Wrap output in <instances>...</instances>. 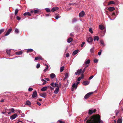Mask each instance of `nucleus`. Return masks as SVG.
Wrapping results in <instances>:
<instances>
[{
    "label": "nucleus",
    "mask_w": 123,
    "mask_h": 123,
    "mask_svg": "<svg viewBox=\"0 0 123 123\" xmlns=\"http://www.w3.org/2000/svg\"><path fill=\"white\" fill-rule=\"evenodd\" d=\"M45 79L47 81H49V79L48 78H45Z\"/></svg>",
    "instance_id": "obj_64"
},
{
    "label": "nucleus",
    "mask_w": 123,
    "mask_h": 123,
    "mask_svg": "<svg viewBox=\"0 0 123 123\" xmlns=\"http://www.w3.org/2000/svg\"><path fill=\"white\" fill-rule=\"evenodd\" d=\"M66 56L67 57H68L69 56V53H67L66 55Z\"/></svg>",
    "instance_id": "obj_56"
},
{
    "label": "nucleus",
    "mask_w": 123,
    "mask_h": 123,
    "mask_svg": "<svg viewBox=\"0 0 123 123\" xmlns=\"http://www.w3.org/2000/svg\"><path fill=\"white\" fill-rule=\"evenodd\" d=\"M100 43L101 44H102L103 46L104 45V43L103 40H101L100 41Z\"/></svg>",
    "instance_id": "obj_42"
},
{
    "label": "nucleus",
    "mask_w": 123,
    "mask_h": 123,
    "mask_svg": "<svg viewBox=\"0 0 123 123\" xmlns=\"http://www.w3.org/2000/svg\"><path fill=\"white\" fill-rule=\"evenodd\" d=\"M61 17V16L59 14H58L55 17V18L56 19H57L58 18H60Z\"/></svg>",
    "instance_id": "obj_34"
},
{
    "label": "nucleus",
    "mask_w": 123,
    "mask_h": 123,
    "mask_svg": "<svg viewBox=\"0 0 123 123\" xmlns=\"http://www.w3.org/2000/svg\"><path fill=\"white\" fill-rule=\"evenodd\" d=\"M99 27L100 29L101 30H103L104 28V26L101 25H99Z\"/></svg>",
    "instance_id": "obj_23"
},
{
    "label": "nucleus",
    "mask_w": 123,
    "mask_h": 123,
    "mask_svg": "<svg viewBox=\"0 0 123 123\" xmlns=\"http://www.w3.org/2000/svg\"><path fill=\"white\" fill-rule=\"evenodd\" d=\"M81 79V78H80V77H79L78 78L77 80H78V81H80V80Z\"/></svg>",
    "instance_id": "obj_63"
},
{
    "label": "nucleus",
    "mask_w": 123,
    "mask_h": 123,
    "mask_svg": "<svg viewBox=\"0 0 123 123\" xmlns=\"http://www.w3.org/2000/svg\"><path fill=\"white\" fill-rule=\"evenodd\" d=\"M38 12V10H35L34 11V13H37V12Z\"/></svg>",
    "instance_id": "obj_53"
},
{
    "label": "nucleus",
    "mask_w": 123,
    "mask_h": 123,
    "mask_svg": "<svg viewBox=\"0 0 123 123\" xmlns=\"http://www.w3.org/2000/svg\"><path fill=\"white\" fill-rule=\"evenodd\" d=\"M84 77V74H81V76L80 77V78L81 79H82Z\"/></svg>",
    "instance_id": "obj_49"
},
{
    "label": "nucleus",
    "mask_w": 123,
    "mask_h": 123,
    "mask_svg": "<svg viewBox=\"0 0 123 123\" xmlns=\"http://www.w3.org/2000/svg\"><path fill=\"white\" fill-rule=\"evenodd\" d=\"M93 92H89L86 94L84 97V98L85 99H87L90 96V95L93 94Z\"/></svg>",
    "instance_id": "obj_2"
},
{
    "label": "nucleus",
    "mask_w": 123,
    "mask_h": 123,
    "mask_svg": "<svg viewBox=\"0 0 123 123\" xmlns=\"http://www.w3.org/2000/svg\"><path fill=\"white\" fill-rule=\"evenodd\" d=\"M15 32L16 33H18L19 32V31L18 29H16L15 30Z\"/></svg>",
    "instance_id": "obj_46"
},
{
    "label": "nucleus",
    "mask_w": 123,
    "mask_h": 123,
    "mask_svg": "<svg viewBox=\"0 0 123 123\" xmlns=\"http://www.w3.org/2000/svg\"><path fill=\"white\" fill-rule=\"evenodd\" d=\"M37 92L36 91H35L33 92L32 95V97L33 98L37 97Z\"/></svg>",
    "instance_id": "obj_6"
},
{
    "label": "nucleus",
    "mask_w": 123,
    "mask_h": 123,
    "mask_svg": "<svg viewBox=\"0 0 123 123\" xmlns=\"http://www.w3.org/2000/svg\"><path fill=\"white\" fill-rule=\"evenodd\" d=\"M115 111L116 112V115L117 116L118 114L119 113V110H116Z\"/></svg>",
    "instance_id": "obj_41"
},
{
    "label": "nucleus",
    "mask_w": 123,
    "mask_h": 123,
    "mask_svg": "<svg viewBox=\"0 0 123 123\" xmlns=\"http://www.w3.org/2000/svg\"><path fill=\"white\" fill-rule=\"evenodd\" d=\"M85 13L84 12L82 11V12H81L79 14V16L80 17H82L84 15Z\"/></svg>",
    "instance_id": "obj_8"
},
{
    "label": "nucleus",
    "mask_w": 123,
    "mask_h": 123,
    "mask_svg": "<svg viewBox=\"0 0 123 123\" xmlns=\"http://www.w3.org/2000/svg\"><path fill=\"white\" fill-rule=\"evenodd\" d=\"M55 87H56V88H59V85L57 83H55Z\"/></svg>",
    "instance_id": "obj_38"
},
{
    "label": "nucleus",
    "mask_w": 123,
    "mask_h": 123,
    "mask_svg": "<svg viewBox=\"0 0 123 123\" xmlns=\"http://www.w3.org/2000/svg\"><path fill=\"white\" fill-rule=\"evenodd\" d=\"M12 30V29L11 28L8 29L7 31L6 34L5 35V36H7L11 32Z\"/></svg>",
    "instance_id": "obj_5"
},
{
    "label": "nucleus",
    "mask_w": 123,
    "mask_h": 123,
    "mask_svg": "<svg viewBox=\"0 0 123 123\" xmlns=\"http://www.w3.org/2000/svg\"><path fill=\"white\" fill-rule=\"evenodd\" d=\"M55 83L53 82L50 84V85L52 86V87H55Z\"/></svg>",
    "instance_id": "obj_36"
},
{
    "label": "nucleus",
    "mask_w": 123,
    "mask_h": 123,
    "mask_svg": "<svg viewBox=\"0 0 123 123\" xmlns=\"http://www.w3.org/2000/svg\"><path fill=\"white\" fill-rule=\"evenodd\" d=\"M94 48L93 47L90 50V52L92 53H94Z\"/></svg>",
    "instance_id": "obj_28"
},
{
    "label": "nucleus",
    "mask_w": 123,
    "mask_h": 123,
    "mask_svg": "<svg viewBox=\"0 0 123 123\" xmlns=\"http://www.w3.org/2000/svg\"><path fill=\"white\" fill-rule=\"evenodd\" d=\"M45 10L47 12H49L50 11V10L49 9V8H46L45 9Z\"/></svg>",
    "instance_id": "obj_39"
},
{
    "label": "nucleus",
    "mask_w": 123,
    "mask_h": 123,
    "mask_svg": "<svg viewBox=\"0 0 123 123\" xmlns=\"http://www.w3.org/2000/svg\"><path fill=\"white\" fill-rule=\"evenodd\" d=\"M35 60H37L38 59H39L38 56H37V57H35Z\"/></svg>",
    "instance_id": "obj_61"
},
{
    "label": "nucleus",
    "mask_w": 123,
    "mask_h": 123,
    "mask_svg": "<svg viewBox=\"0 0 123 123\" xmlns=\"http://www.w3.org/2000/svg\"><path fill=\"white\" fill-rule=\"evenodd\" d=\"M82 70V69H81L78 70L77 72L75 73V74L76 75L80 74L81 73Z\"/></svg>",
    "instance_id": "obj_7"
},
{
    "label": "nucleus",
    "mask_w": 123,
    "mask_h": 123,
    "mask_svg": "<svg viewBox=\"0 0 123 123\" xmlns=\"http://www.w3.org/2000/svg\"><path fill=\"white\" fill-rule=\"evenodd\" d=\"M17 116V114L16 113H15L11 116L10 118L11 119L13 120Z\"/></svg>",
    "instance_id": "obj_4"
},
{
    "label": "nucleus",
    "mask_w": 123,
    "mask_h": 123,
    "mask_svg": "<svg viewBox=\"0 0 123 123\" xmlns=\"http://www.w3.org/2000/svg\"><path fill=\"white\" fill-rule=\"evenodd\" d=\"M46 66L47 67L44 70V72H46L47 70H48L49 68V66H48V65H46Z\"/></svg>",
    "instance_id": "obj_37"
},
{
    "label": "nucleus",
    "mask_w": 123,
    "mask_h": 123,
    "mask_svg": "<svg viewBox=\"0 0 123 123\" xmlns=\"http://www.w3.org/2000/svg\"><path fill=\"white\" fill-rule=\"evenodd\" d=\"M4 29H2L0 30V34L2 32H4Z\"/></svg>",
    "instance_id": "obj_44"
},
{
    "label": "nucleus",
    "mask_w": 123,
    "mask_h": 123,
    "mask_svg": "<svg viewBox=\"0 0 123 123\" xmlns=\"http://www.w3.org/2000/svg\"><path fill=\"white\" fill-rule=\"evenodd\" d=\"M18 11L19 10L17 9L15 10L14 13V14L15 15H16L17 14Z\"/></svg>",
    "instance_id": "obj_32"
},
{
    "label": "nucleus",
    "mask_w": 123,
    "mask_h": 123,
    "mask_svg": "<svg viewBox=\"0 0 123 123\" xmlns=\"http://www.w3.org/2000/svg\"><path fill=\"white\" fill-rule=\"evenodd\" d=\"M37 104L39 106H40L41 105V103L39 102L38 101L37 102Z\"/></svg>",
    "instance_id": "obj_60"
},
{
    "label": "nucleus",
    "mask_w": 123,
    "mask_h": 123,
    "mask_svg": "<svg viewBox=\"0 0 123 123\" xmlns=\"http://www.w3.org/2000/svg\"><path fill=\"white\" fill-rule=\"evenodd\" d=\"M88 117H86L84 120V121L87 119L86 123H102L103 121H101L100 116L99 114L94 115H92L88 119Z\"/></svg>",
    "instance_id": "obj_1"
},
{
    "label": "nucleus",
    "mask_w": 123,
    "mask_h": 123,
    "mask_svg": "<svg viewBox=\"0 0 123 123\" xmlns=\"http://www.w3.org/2000/svg\"><path fill=\"white\" fill-rule=\"evenodd\" d=\"M115 4V2L112 1H111L109 2L108 4V5H109L111 4Z\"/></svg>",
    "instance_id": "obj_29"
},
{
    "label": "nucleus",
    "mask_w": 123,
    "mask_h": 123,
    "mask_svg": "<svg viewBox=\"0 0 123 123\" xmlns=\"http://www.w3.org/2000/svg\"><path fill=\"white\" fill-rule=\"evenodd\" d=\"M78 50H76L74 51L72 54L73 55H74L78 53Z\"/></svg>",
    "instance_id": "obj_21"
},
{
    "label": "nucleus",
    "mask_w": 123,
    "mask_h": 123,
    "mask_svg": "<svg viewBox=\"0 0 123 123\" xmlns=\"http://www.w3.org/2000/svg\"><path fill=\"white\" fill-rule=\"evenodd\" d=\"M93 77V75H92L89 78V80H91V79H92Z\"/></svg>",
    "instance_id": "obj_57"
},
{
    "label": "nucleus",
    "mask_w": 123,
    "mask_h": 123,
    "mask_svg": "<svg viewBox=\"0 0 123 123\" xmlns=\"http://www.w3.org/2000/svg\"><path fill=\"white\" fill-rule=\"evenodd\" d=\"M73 40V39L72 38L69 37L67 41L68 43H70Z\"/></svg>",
    "instance_id": "obj_18"
},
{
    "label": "nucleus",
    "mask_w": 123,
    "mask_h": 123,
    "mask_svg": "<svg viewBox=\"0 0 123 123\" xmlns=\"http://www.w3.org/2000/svg\"><path fill=\"white\" fill-rule=\"evenodd\" d=\"M39 59H40L42 60H43V58L41 56H38Z\"/></svg>",
    "instance_id": "obj_59"
},
{
    "label": "nucleus",
    "mask_w": 123,
    "mask_h": 123,
    "mask_svg": "<svg viewBox=\"0 0 123 123\" xmlns=\"http://www.w3.org/2000/svg\"><path fill=\"white\" fill-rule=\"evenodd\" d=\"M22 53V52L21 51H19L18 52H16V54L17 55H20Z\"/></svg>",
    "instance_id": "obj_25"
},
{
    "label": "nucleus",
    "mask_w": 123,
    "mask_h": 123,
    "mask_svg": "<svg viewBox=\"0 0 123 123\" xmlns=\"http://www.w3.org/2000/svg\"><path fill=\"white\" fill-rule=\"evenodd\" d=\"M96 111V109H94L93 110L92 109H89L88 113L89 115H91L92 114L93 112H95Z\"/></svg>",
    "instance_id": "obj_3"
},
{
    "label": "nucleus",
    "mask_w": 123,
    "mask_h": 123,
    "mask_svg": "<svg viewBox=\"0 0 123 123\" xmlns=\"http://www.w3.org/2000/svg\"><path fill=\"white\" fill-rule=\"evenodd\" d=\"M47 89V86H45L42 88L41 89V90L42 91H44L46 90Z\"/></svg>",
    "instance_id": "obj_11"
},
{
    "label": "nucleus",
    "mask_w": 123,
    "mask_h": 123,
    "mask_svg": "<svg viewBox=\"0 0 123 123\" xmlns=\"http://www.w3.org/2000/svg\"><path fill=\"white\" fill-rule=\"evenodd\" d=\"M26 105H31V103L30 101H29L28 100L26 102Z\"/></svg>",
    "instance_id": "obj_31"
},
{
    "label": "nucleus",
    "mask_w": 123,
    "mask_h": 123,
    "mask_svg": "<svg viewBox=\"0 0 123 123\" xmlns=\"http://www.w3.org/2000/svg\"><path fill=\"white\" fill-rule=\"evenodd\" d=\"M89 31L91 33H93V31L91 28H90Z\"/></svg>",
    "instance_id": "obj_45"
},
{
    "label": "nucleus",
    "mask_w": 123,
    "mask_h": 123,
    "mask_svg": "<svg viewBox=\"0 0 123 123\" xmlns=\"http://www.w3.org/2000/svg\"><path fill=\"white\" fill-rule=\"evenodd\" d=\"M47 87H48L50 88V90H53L54 89V88L53 87H52L51 86H48Z\"/></svg>",
    "instance_id": "obj_43"
},
{
    "label": "nucleus",
    "mask_w": 123,
    "mask_h": 123,
    "mask_svg": "<svg viewBox=\"0 0 123 123\" xmlns=\"http://www.w3.org/2000/svg\"><path fill=\"white\" fill-rule=\"evenodd\" d=\"M77 20V18H73V19H72V22L73 23H75L76 22Z\"/></svg>",
    "instance_id": "obj_14"
},
{
    "label": "nucleus",
    "mask_w": 123,
    "mask_h": 123,
    "mask_svg": "<svg viewBox=\"0 0 123 123\" xmlns=\"http://www.w3.org/2000/svg\"><path fill=\"white\" fill-rule=\"evenodd\" d=\"M24 16H25L26 15H28L29 16H31V14L29 12H25L23 14Z\"/></svg>",
    "instance_id": "obj_13"
},
{
    "label": "nucleus",
    "mask_w": 123,
    "mask_h": 123,
    "mask_svg": "<svg viewBox=\"0 0 123 123\" xmlns=\"http://www.w3.org/2000/svg\"><path fill=\"white\" fill-rule=\"evenodd\" d=\"M58 121L60 123H65L64 122L62 121L59 120Z\"/></svg>",
    "instance_id": "obj_62"
},
{
    "label": "nucleus",
    "mask_w": 123,
    "mask_h": 123,
    "mask_svg": "<svg viewBox=\"0 0 123 123\" xmlns=\"http://www.w3.org/2000/svg\"><path fill=\"white\" fill-rule=\"evenodd\" d=\"M122 118H119L118 119L117 121V123H122Z\"/></svg>",
    "instance_id": "obj_22"
},
{
    "label": "nucleus",
    "mask_w": 123,
    "mask_h": 123,
    "mask_svg": "<svg viewBox=\"0 0 123 123\" xmlns=\"http://www.w3.org/2000/svg\"><path fill=\"white\" fill-rule=\"evenodd\" d=\"M9 111L11 112H14V111L15 110L14 109L12 108V109H9Z\"/></svg>",
    "instance_id": "obj_35"
},
{
    "label": "nucleus",
    "mask_w": 123,
    "mask_h": 123,
    "mask_svg": "<svg viewBox=\"0 0 123 123\" xmlns=\"http://www.w3.org/2000/svg\"><path fill=\"white\" fill-rule=\"evenodd\" d=\"M42 81H43L44 82H43V83L42 84V85H44L47 82L44 79H42Z\"/></svg>",
    "instance_id": "obj_33"
},
{
    "label": "nucleus",
    "mask_w": 123,
    "mask_h": 123,
    "mask_svg": "<svg viewBox=\"0 0 123 123\" xmlns=\"http://www.w3.org/2000/svg\"><path fill=\"white\" fill-rule=\"evenodd\" d=\"M40 95L44 98H45L46 95V94L45 93H43L41 94H40Z\"/></svg>",
    "instance_id": "obj_19"
},
{
    "label": "nucleus",
    "mask_w": 123,
    "mask_h": 123,
    "mask_svg": "<svg viewBox=\"0 0 123 123\" xmlns=\"http://www.w3.org/2000/svg\"><path fill=\"white\" fill-rule=\"evenodd\" d=\"M64 68V66H63L60 68V71L61 72H62L63 71Z\"/></svg>",
    "instance_id": "obj_27"
},
{
    "label": "nucleus",
    "mask_w": 123,
    "mask_h": 123,
    "mask_svg": "<svg viewBox=\"0 0 123 123\" xmlns=\"http://www.w3.org/2000/svg\"><path fill=\"white\" fill-rule=\"evenodd\" d=\"M90 62V60L88 59L85 62V63L86 64H89Z\"/></svg>",
    "instance_id": "obj_30"
},
{
    "label": "nucleus",
    "mask_w": 123,
    "mask_h": 123,
    "mask_svg": "<svg viewBox=\"0 0 123 123\" xmlns=\"http://www.w3.org/2000/svg\"><path fill=\"white\" fill-rule=\"evenodd\" d=\"M33 51V49H28L26 51V52L27 53H28L29 52H32Z\"/></svg>",
    "instance_id": "obj_26"
},
{
    "label": "nucleus",
    "mask_w": 123,
    "mask_h": 123,
    "mask_svg": "<svg viewBox=\"0 0 123 123\" xmlns=\"http://www.w3.org/2000/svg\"><path fill=\"white\" fill-rule=\"evenodd\" d=\"M102 52V50H100V51L98 53V54L99 55H101V52Z\"/></svg>",
    "instance_id": "obj_47"
},
{
    "label": "nucleus",
    "mask_w": 123,
    "mask_h": 123,
    "mask_svg": "<svg viewBox=\"0 0 123 123\" xmlns=\"http://www.w3.org/2000/svg\"><path fill=\"white\" fill-rule=\"evenodd\" d=\"M98 62V60L97 59H95L94 60V62L95 63H97V62Z\"/></svg>",
    "instance_id": "obj_55"
},
{
    "label": "nucleus",
    "mask_w": 123,
    "mask_h": 123,
    "mask_svg": "<svg viewBox=\"0 0 123 123\" xmlns=\"http://www.w3.org/2000/svg\"><path fill=\"white\" fill-rule=\"evenodd\" d=\"M108 9L110 11H112L115 10V8L114 7H110L108 8Z\"/></svg>",
    "instance_id": "obj_17"
},
{
    "label": "nucleus",
    "mask_w": 123,
    "mask_h": 123,
    "mask_svg": "<svg viewBox=\"0 0 123 123\" xmlns=\"http://www.w3.org/2000/svg\"><path fill=\"white\" fill-rule=\"evenodd\" d=\"M59 8L57 7H55L51 9V11L52 12H54L56 10H58Z\"/></svg>",
    "instance_id": "obj_12"
},
{
    "label": "nucleus",
    "mask_w": 123,
    "mask_h": 123,
    "mask_svg": "<svg viewBox=\"0 0 123 123\" xmlns=\"http://www.w3.org/2000/svg\"><path fill=\"white\" fill-rule=\"evenodd\" d=\"M86 69V68H85L83 69V71L82 70L81 73L83 74L84 73V72Z\"/></svg>",
    "instance_id": "obj_50"
},
{
    "label": "nucleus",
    "mask_w": 123,
    "mask_h": 123,
    "mask_svg": "<svg viewBox=\"0 0 123 123\" xmlns=\"http://www.w3.org/2000/svg\"><path fill=\"white\" fill-rule=\"evenodd\" d=\"M99 39V38L98 36H95L94 37L93 40L94 41H95L96 40H97V41H98Z\"/></svg>",
    "instance_id": "obj_16"
},
{
    "label": "nucleus",
    "mask_w": 123,
    "mask_h": 123,
    "mask_svg": "<svg viewBox=\"0 0 123 123\" xmlns=\"http://www.w3.org/2000/svg\"><path fill=\"white\" fill-rule=\"evenodd\" d=\"M89 83V82L87 81H85L82 82V84L85 86L88 85Z\"/></svg>",
    "instance_id": "obj_10"
},
{
    "label": "nucleus",
    "mask_w": 123,
    "mask_h": 123,
    "mask_svg": "<svg viewBox=\"0 0 123 123\" xmlns=\"http://www.w3.org/2000/svg\"><path fill=\"white\" fill-rule=\"evenodd\" d=\"M59 89L58 88H56L54 93L55 94H57L58 93Z\"/></svg>",
    "instance_id": "obj_15"
},
{
    "label": "nucleus",
    "mask_w": 123,
    "mask_h": 123,
    "mask_svg": "<svg viewBox=\"0 0 123 123\" xmlns=\"http://www.w3.org/2000/svg\"><path fill=\"white\" fill-rule=\"evenodd\" d=\"M40 65L39 63H38L36 66V68H38L40 67Z\"/></svg>",
    "instance_id": "obj_40"
},
{
    "label": "nucleus",
    "mask_w": 123,
    "mask_h": 123,
    "mask_svg": "<svg viewBox=\"0 0 123 123\" xmlns=\"http://www.w3.org/2000/svg\"><path fill=\"white\" fill-rule=\"evenodd\" d=\"M55 76V75L53 73H52L50 75V77L52 79L54 78Z\"/></svg>",
    "instance_id": "obj_20"
},
{
    "label": "nucleus",
    "mask_w": 123,
    "mask_h": 123,
    "mask_svg": "<svg viewBox=\"0 0 123 123\" xmlns=\"http://www.w3.org/2000/svg\"><path fill=\"white\" fill-rule=\"evenodd\" d=\"M85 42H83L82 43V44H81V47H83V46L85 44Z\"/></svg>",
    "instance_id": "obj_48"
},
{
    "label": "nucleus",
    "mask_w": 123,
    "mask_h": 123,
    "mask_svg": "<svg viewBox=\"0 0 123 123\" xmlns=\"http://www.w3.org/2000/svg\"><path fill=\"white\" fill-rule=\"evenodd\" d=\"M17 19L18 20H19L21 18L18 16H17L16 17Z\"/></svg>",
    "instance_id": "obj_52"
},
{
    "label": "nucleus",
    "mask_w": 123,
    "mask_h": 123,
    "mask_svg": "<svg viewBox=\"0 0 123 123\" xmlns=\"http://www.w3.org/2000/svg\"><path fill=\"white\" fill-rule=\"evenodd\" d=\"M72 87L73 88L76 89L77 88V86L76 84L75 83H74L73 84Z\"/></svg>",
    "instance_id": "obj_24"
},
{
    "label": "nucleus",
    "mask_w": 123,
    "mask_h": 123,
    "mask_svg": "<svg viewBox=\"0 0 123 123\" xmlns=\"http://www.w3.org/2000/svg\"><path fill=\"white\" fill-rule=\"evenodd\" d=\"M87 41L89 43L92 42L93 41V38L91 37H89L87 39Z\"/></svg>",
    "instance_id": "obj_9"
},
{
    "label": "nucleus",
    "mask_w": 123,
    "mask_h": 123,
    "mask_svg": "<svg viewBox=\"0 0 123 123\" xmlns=\"http://www.w3.org/2000/svg\"><path fill=\"white\" fill-rule=\"evenodd\" d=\"M33 89L31 88H29L28 89V91H31L33 90Z\"/></svg>",
    "instance_id": "obj_54"
},
{
    "label": "nucleus",
    "mask_w": 123,
    "mask_h": 123,
    "mask_svg": "<svg viewBox=\"0 0 123 123\" xmlns=\"http://www.w3.org/2000/svg\"><path fill=\"white\" fill-rule=\"evenodd\" d=\"M68 76V74L67 73L65 74V77L67 78Z\"/></svg>",
    "instance_id": "obj_58"
},
{
    "label": "nucleus",
    "mask_w": 123,
    "mask_h": 123,
    "mask_svg": "<svg viewBox=\"0 0 123 123\" xmlns=\"http://www.w3.org/2000/svg\"><path fill=\"white\" fill-rule=\"evenodd\" d=\"M6 52L7 53V54L8 55H10V50H6Z\"/></svg>",
    "instance_id": "obj_51"
}]
</instances>
